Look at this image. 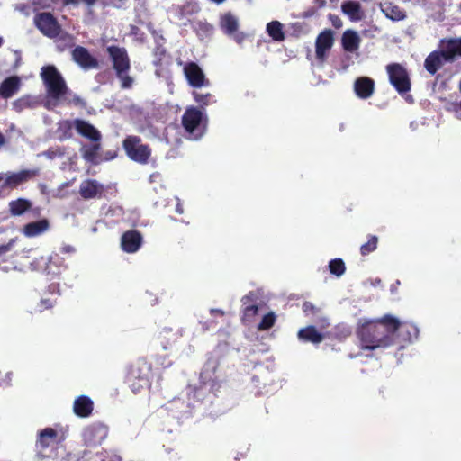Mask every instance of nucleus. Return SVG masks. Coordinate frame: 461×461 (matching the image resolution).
I'll return each mask as SVG.
<instances>
[{
  "label": "nucleus",
  "instance_id": "26",
  "mask_svg": "<svg viewBox=\"0 0 461 461\" xmlns=\"http://www.w3.org/2000/svg\"><path fill=\"white\" fill-rule=\"evenodd\" d=\"M444 49L440 51L434 50L428 55L424 61V68L430 75H435L444 65Z\"/></svg>",
  "mask_w": 461,
  "mask_h": 461
},
{
  "label": "nucleus",
  "instance_id": "5",
  "mask_svg": "<svg viewBox=\"0 0 461 461\" xmlns=\"http://www.w3.org/2000/svg\"><path fill=\"white\" fill-rule=\"evenodd\" d=\"M389 325H391V333L393 334V346L402 349L406 344L411 343L419 337V329L411 322H401L397 318L390 315Z\"/></svg>",
  "mask_w": 461,
  "mask_h": 461
},
{
  "label": "nucleus",
  "instance_id": "47",
  "mask_svg": "<svg viewBox=\"0 0 461 461\" xmlns=\"http://www.w3.org/2000/svg\"><path fill=\"white\" fill-rule=\"evenodd\" d=\"M218 365H219L218 360L211 357L206 361L205 367L206 368L211 367L212 369V372L214 373Z\"/></svg>",
  "mask_w": 461,
  "mask_h": 461
},
{
  "label": "nucleus",
  "instance_id": "38",
  "mask_svg": "<svg viewBox=\"0 0 461 461\" xmlns=\"http://www.w3.org/2000/svg\"><path fill=\"white\" fill-rule=\"evenodd\" d=\"M194 100L198 104L199 109L202 111L204 110L205 106L215 102L213 95L210 93H199L197 91H194L192 93Z\"/></svg>",
  "mask_w": 461,
  "mask_h": 461
},
{
  "label": "nucleus",
  "instance_id": "37",
  "mask_svg": "<svg viewBox=\"0 0 461 461\" xmlns=\"http://www.w3.org/2000/svg\"><path fill=\"white\" fill-rule=\"evenodd\" d=\"M74 126V121L64 120L59 122L57 128V133L60 140H66L71 139L73 136L72 129Z\"/></svg>",
  "mask_w": 461,
  "mask_h": 461
},
{
  "label": "nucleus",
  "instance_id": "29",
  "mask_svg": "<svg viewBox=\"0 0 461 461\" xmlns=\"http://www.w3.org/2000/svg\"><path fill=\"white\" fill-rule=\"evenodd\" d=\"M50 229V221L48 219H41L25 224L23 228V233L29 238L37 237L43 234Z\"/></svg>",
  "mask_w": 461,
  "mask_h": 461
},
{
  "label": "nucleus",
  "instance_id": "16",
  "mask_svg": "<svg viewBox=\"0 0 461 461\" xmlns=\"http://www.w3.org/2000/svg\"><path fill=\"white\" fill-rule=\"evenodd\" d=\"M221 388V382L217 378H212L207 375V370L204 369L200 375V385L194 390V397L198 400H204L207 393L214 396Z\"/></svg>",
  "mask_w": 461,
  "mask_h": 461
},
{
  "label": "nucleus",
  "instance_id": "42",
  "mask_svg": "<svg viewBox=\"0 0 461 461\" xmlns=\"http://www.w3.org/2000/svg\"><path fill=\"white\" fill-rule=\"evenodd\" d=\"M276 322V315L274 312H268L267 314L264 315L261 321L258 325V330H267L271 329Z\"/></svg>",
  "mask_w": 461,
  "mask_h": 461
},
{
  "label": "nucleus",
  "instance_id": "11",
  "mask_svg": "<svg viewBox=\"0 0 461 461\" xmlns=\"http://www.w3.org/2000/svg\"><path fill=\"white\" fill-rule=\"evenodd\" d=\"M34 269L54 278L64 268V259L58 253L34 258L31 263Z\"/></svg>",
  "mask_w": 461,
  "mask_h": 461
},
{
  "label": "nucleus",
  "instance_id": "40",
  "mask_svg": "<svg viewBox=\"0 0 461 461\" xmlns=\"http://www.w3.org/2000/svg\"><path fill=\"white\" fill-rule=\"evenodd\" d=\"M378 245V238L375 235H369L368 240L361 245L360 253L362 256H367L368 254L374 252L377 249Z\"/></svg>",
  "mask_w": 461,
  "mask_h": 461
},
{
  "label": "nucleus",
  "instance_id": "33",
  "mask_svg": "<svg viewBox=\"0 0 461 461\" xmlns=\"http://www.w3.org/2000/svg\"><path fill=\"white\" fill-rule=\"evenodd\" d=\"M342 12L353 22L360 21L363 18V11L358 2L348 0L341 5Z\"/></svg>",
  "mask_w": 461,
  "mask_h": 461
},
{
  "label": "nucleus",
  "instance_id": "27",
  "mask_svg": "<svg viewBox=\"0 0 461 461\" xmlns=\"http://www.w3.org/2000/svg\"><path fill=\"white\" fill-rule=\"evenodd\" d=\"M360 43L361 38L356 31L348 29L343 32L341 37V44L345 51H357L360 47Z\"/></svg>",
  "mask_w": 461,
  "mask_h": 461
},
{
  "label": "nucleus",
  "instance_id": "49",
  "mask_svg": "<svg viewBox=\"0 0 461 461\" xmlns=\"http://www.w3.org/2000/svg\"><path fill=\"white\" fill-rule=\"evenodd\" d=\"M176 211L177 213L182 214L184 212V208L180 203H176Z\"/></svg>",
  "mask_w": 461,
  "mask_h": 461
},
{
  "label": "nucleus",
  "instance_id": "54",
  "mask_svg": "<svg viewBox=\"0 0 461 461\" xmlns=\"http://www.w3.org/2000/svg\"><path fill=\"white\" fill-rule=\"evenodd\" d=\"M212 2L216 3V4H221L223 3L225 0H212Z\"/></svg>",
  "mask_w": 461,
  "mask_h": 461
},
{
  "label": "nucleus",
  "instance_id": "6",
  "mask_svg": "<svg viewBox=\"0 0 461 461\" xmlns=\"http://www.w3.org/2000/svg\"><path fill=\"white\" fill-rule=\"evenodd\" d=\"M182 126L194 140L200 139L206 129L207 116L198 107L189 106L182 115Z\"/></svg>",
  "mask_w": 461,
  "mask_h": 461
},
{
  "label": "nucleus",
  "instance_id": "12",
  "mask_svg": "<svg viewBox=\"0 0 461 461\" xmlns=\"http://www.w3.org/2000/svg\"><path fill=\"white\" fill-rule=\"evenodd\" d=\"M35 27L46 37L54 39L61 32V25L57 18L50 12H41L34 15Z\"/></svg>",
  "mask_w": 461,
  "mask_h": 461
},
{
  "label": "nucleus",
  "instance_id": "8",
  "mask_svg": "<svg viewBox=\"0 0 461 461\" xmlns=\"http://www.w3.org/2000/svg\"><path fill=\"white\" fill-rule=\"evenodd\" d=\"M122 148L130 159L141 165L149 162L151 149L142 144L141 138L136 135L127 136L122 141Z\"/></svg>",
  "mask_w": 461,
  "mask_h": 461
},
{
  "label": "nucleus",
  "instance_id": "15",
  "mask_svg": "<svg viewBox=\"0 0 461 461\" xmlns=\"http://www.w3.org/2000/svg\"><path fill=\"white\" fill-rule=\"evenodd\" d=\"M183 72L189 86L192 87L200 88L210 85V81L205 77L202 68L194 61L187 62L184 66Z\"/></svg>",
  "mask_w": 461,
  "mask_h": 461
},
{
  "label": "nucleus",
  "instance_id": "4",
  "mask_svg": "<svg viewBox=\"0 0 461 461\" xmlns=\"http://www.w3.org/2000/svg\"><path fill=\"white\" fill-rule=\"evenodd\" d=\"M41 77L46 86L50 98L58 101L68 92L63 77L55 66L48 65L42 67Z\"/></svg>",
  "mask_w": 461,
  "mask_h": 461
},
{
  "label": "nucleus",
  "instance_id": "48",
  "mask_svg": "<svg viewBox=\"0 0 461 461\" xmlns=\"http://www.w3.org/2000/svg\"><path fill=\"white\" fill-rule=\"evenodd\" d=\"M330 20L332 22V25L335 28H340L342 26V22H341V20L338 16L330 15Z\"/></svg>",
  "mask_w": 461,
  "mask_h": 461
},
{
  "label": "nucleus",
  "instance_id": "53",
  "mask_svg": "<svg viewBox=\"0 0 461 461\" xmlns=\"http://www.w3.org/2000/svg\"><path fill=\"white\" fill-rule=\"evenodd\" d=\"M211 312H212L219 313V314H221V315H223V314H224V312H223L221 310H214V309H212Z\"/></svg>",
  "mask_w": 461,
  "mask_h": 461
},
{
  "label": "nucleus",
  "instance_id": "18",
  "mask_svg": "<svg viewBox=\"0 0 461 461\" xmlns=\"http://www.w3.org/2000/svg\"><path fill=\"white\" fill-rule=\"evenodd\" d=\"M143 238L137 230H129L121 237V248L126 253H135L141 247Z\"/></svg>",
  "mask_w": 461,
  "mask_h": 461
},
{
  "label": "nucleus",
  "instance_id": "25",
  "mask_svg": "<svg viewBox=\"0 0 461 461\" xmlns=\"http://www.w3.org/2000/svg\"><path fill=\"white\" fill-rule=\"evenodd\" d=\"M94 411V402L86 395L77 397L73 403V411L79 418H88Z\"/></svg>",
  "mask_w": 461,
  "mask_h": 461
},
{
  "label": "nucleus",
  "instance_id": "51",
  "mask_svg": "<svg viewBox=\"0 0 461 461\" xmlns=\"http://www.w3.org/2000/svg\"><path fill=\"white\" fill-rule=\"evenodd\" d=\"M5 143V139L4 134L0 131V147H2Z\"/></svg>",
  "mask_w": 461,
  "mask_h": 461
},
{
  "label": "nucleus",
  "instance_id": "21",
  "mask_svg": "<svg viewBox=\"0 0 461 461\" xmlns=\"http://www.w3.org/2000/svg\"><path fill=\"white\" fill-rule=\"evenodd\" d=\"M104 193L103 185L95 179H86L79 185V194L85 200L100 198Z\"/></svg>",
  "mask_w": 461,
  "mask_h": 461
},
{
  "label": "nucleus",
  "instance_id": "28",
  "mask_svg": "<svg viewBox=\"0 0 461 461\" xmlns=\"http://www.w3.org/2000/svg\"><path fill=\"white\" fill-rule=\"evenodd\" d=\"M21 86V79L18 76L6 77L0 84V96L8 99L18 92Z\"/></svg>",
  "mask_w": 461,
  "mask_h": 461
},
{
  "label": "nucleus",
  "instance_id": "24",
  "mask_svg": "<svg viewBox=\"0 0 461 461\" xmlns=\"http://www.w3.org/2000/svg\"><path fill=\"white\" fill-rule=\"evenodd\" d=\"M74 126L81 136L90 140L93 142H98L101 140V134L97 129H95L88 122L82 119L74 120Z\"/></svg>",
  "mask_w": 461,
  "mask_h": 461
},
{
  "label": "nucleus",
  "instance_id": "52",
  "mask_svg": "<svg viewBox=\"0 0 461 461\" xmlns=\"http://www.w3.org/2000/svg\"><path fill=\"white\" fill-rule=\"evenodd\" d=\"M116 156L115 152H107V157H106V159H113Z\"/></svg>",
  "mask_w": 461,
  "mask_h": 461
},
{
  "label": "nucleus",
  "instance_id": "23",
  "mask_svg": "<svg viewBox=\"0 0 461 461\" xmlns=\"http://www.w3.org/2000/svg\"><path fill=\"white\" fill-rule=\"evenodd\" d=\"M354 91L357 97L367 99L375 92V81L367 77H360L355 80Z\"/></svg>",
  "mask_w": 461,
  "mask_h": 461
},
{
  "label": "nucleus",
  "instance_id": "41",
  "mask_svg": "<svg viewBox=\"0 0 461 461\" xmlns=\"http://www.w3.org/2000/svg\"><path fill=\"white\" fill-rule=\"evenodd\" d=\"M329 269L331 274L340 276L346 271L345 263L341 258H334L330 261Z\"/></svg>",
  "mask_w": 461,
  "mask_h": 461
},
{
  "label": "nucleus",
  "instance_id": "2",
  "mask_svg": "<svg viewBox=\"0 0 461 461\" xmlns=\"http://www.w3.org/2000/svg\"><path fill=\"white\" fill-rule=\"evenodd\" d=\"M65 439L63 432L53 428H45L38 433L35 452L41 459H57L65 453L62 441Z\"/></svg>",
  "mask_w": 461,
  "mask_h": 461
},
{
  "label": "nucleus",
  "instance_id": "7",
  "mask_svg": "<svg viewBox=\"0 0 461 461\" xmlns=\"http://www.w3.org/2000/svg\"><path fill=\"white\" fill-rule=\"evenodd\" d=\"M40 176L39 168L22 169L17 172L0 173V194L5 190H14Z\"/></svg>",
  "mask_w": 461,
  "mask_h": 461
},
{
  "label": "nucleus",
  "instance_id": "19",
  "mask_svg": "<svg viewBox=\"0 0 461 461\" xmlns=\"http://www.w3.org/2000/svg\"><path fill=\"white\" fill-rule=\"evenodd\" d=\"M334 33L330 29L322 31L316 39L315 54L319 60H324L326 52L332 47L334 42Z\"/></svg>",
  "mask_w": 461,
  "mask_h": 461
},
{
  "label": "nucleus",
  "instance_id": "56",
  "mask_svg": "<svg viewBox=\"0 0 461 461\" xmlns=\"http://www.w3.org/2000/svg\"><path fill=\"white\" fill-rule=\"evenodd\" d=\"M3 43H4V40H3V38L0 36V47L3 45Z\"/></svg>",
  "mask_w": 461,
  "mask_h": 461
},
{
  "label": "nucleus",
  "instance_id": "14",
  "mask_svg": "<svg viewBox=\"0 0 461 461\" xmlns=\"http://www.w3.org/2000/svg\"><path fill=\"white\" fill-rule=\"evenodd\" d=\"M219 25L221 30L229 37H231L238 44H241L246 39V34L239 32L238 18L230 12L221 15Z\"/></svg>",
  "mask_w": 461,
  "mask_h": 461
},
{
  "label": "nucleus",
  "instance_id": "9",
  "mask_svg": "<svg viewBox=\"0 0 461 461\" xmlns=\"http://www.w3.org/2000/svg\"><path fill=\"white\" fill-rule=\"evenodd\" d=\"M151 365L141 359L131 365L127 376L128 382L133 393H139L142 388L149 384Z\"/></svg>",
  "mask_w": 461,
  "mask_h": 461
},
{
  "label": "nucleus",
  "instance_id": "13",
  "mask_svg": "<svg viewBox=\"0 0 461 461\" xmlns=\"http://www.w3.org/2000/svg\"><path fill=\"white\" fill-rule=\"evenodd\" d=\"M109 433V427L100 421L86 426L82 433L83 440L88 447H96L103 443Z\"/></svg>",
  "mask_w": 461,
  "mask_h": 461
},
{
  "label": "nucleus",
  "instance_id": "1",
  "mask_svg": "<svg viewBox=\"0 0 461 461\" xmlns=\"http://www.w3.org/2000/svg\"><path fill=\"white\" fill-rule=\"evenodd\" d=\"M387 319H390V315H385L376 321H367L358 328L357 333L362 348L375 350L393 346L391 325H389Z\"/></svg>",
  "mask_w": 461,
  "mask_h": 461
},
{
  "label": "nucleus",
  "instance_id": "10",
  "mask_svg": "<svg viewBox=\"0 0 461 461\" xmlns=\"http://www.w3.org/2000/svg\"><path fill=\"white\" fill-rule=\"evenodd\" d=\"M389 82L401 95L411 91V81L410 75L402 64L390 63L385 68Z\"/></svg>",
  "mask_w": 461,
  "mask_h": 461
},
{
  "label": "nucleus",
  "instance_id": "55",
  "mask_svg": "<svg viewBox=\"0 0 461 461\" xmlns=\"http://www.w3.org/2000/svg\"><path fill=\"white\" fill-rule=\"evenodd\" d=\"M56 286H58V285H56V284H51V285H50V288H51V289H53V290H54V289L56 288Z\"/></svg>",
  "mask_w": 461,
  "mask_h": 461
},
{
  "label": "nucleus",
  "instance_id": "3",
  "mask_svg": "<svg viewBox=\"0 0 461 461\" xmlns=\"http://www.w3.org/2000/svg\"><path fill=\"white\" fill-rule=\"evenodd\" d=\"M106 50L113 62L116 76L121 80L122 88H131L133 78L128 75L131 68V60L126 49L111 45L107 47Z\"/></svg>",
  "mask_w": 461,
  "mask_h": 461
},
{
  "label": "nucleus",
  "instance_id": "31",
  "mask_svg": "<svg viewBox=\"0 0 461 461\" xmlns=\"http://www.w3.org/2000/svg\"><path fill=\"white\" fill-rule=\"evenodd\" d=\"M446 61H454L456 57H461V37L450 38L446 41L444 46Z\"/></svg>",
  "mask_w": 461,
  "mask_h": 461
},
{
  "label": "nucleus",
  "instance_id": "50",
  "mask_svg": "<svg viewBox=\"0 0 461 461\" xmlns=\"http://www.w3.org/2000/svg\"><path fill=\"white\" fill-rule=\"evenodd\" d=\"M63 4L68 5H77L78 4V0H63Z\"/></svg>",
  "mask_w": 461,
  "mask_h": 461
},
{
  "label": "nucleus",
  "instance_id": "30",
  "mask_svg": "<svg viewBox=\"0 0 461 461\" xmlns=\"http://www.w3.org/2000/svg\"><path fill=\"white\" fill-rule=\"evenodd\" d=\"M254 297V294L250 293L249 294L245 295L241 302L243 303V310H242V316H241V321L244 324H249L252 322L255 319V317L258 315V307L256 304H249V301H252Z\"/></svg>",
  "mask_w": 461,
  "mask_h": 461
},
{
  "label": "nucleus",
  "instance_id": "22",
  "mask_svg": "<svg viewBox=\"0 0 461 461\" xmlns=\"http://www.w3.org/2000/svg\"><path fill=\"white\" fill-rule=\"evenodd\" d=\"M182 337L180 330H173L172 328H163L158 335V340L164 350L171 348L176 344L178 339Z\"/></svg>",
  "mask_w": 461,
  "mask_h": 461
},
{
  "label": "nucleus",
  "instance_id": "45",
  "mask_svg": "<svg viewBox=\"0 0 461 461\" xmlns=\"http://www.w3.org/2000/svg\"><path fill=\"white\" fill-rule=\"evenodd\" d=\"M55 300L50 298L41 299L40 302V311L51 309L55 304Z\"/></svg>",
  "mask_w": 461,
  "mask_h": 461
},
{
  "label": "nucleus",
  "instance_id": "17",
  "mask_svg": "<svg viewBox=\"0 0 461 461\" xmlns=\"http://www.w3.org/2000/svg\"><path fill=\"white\" fill-rule=\"evenodd\" d=\"M9 213L13 217H19L27 212H32L35 217L40 216L41 208H32V203L26 198H17L12 200L8 203Z\"/></svg>",
  "mask_w": 461,
  "mask_h": 461
},
{
  "label": "nucleus",
  "instance_id": "34",
  "mask_svg": "<svg viewBox=\"0 0 461 461\" xmlns=\"http://www.w3.org/2000/svg\"><path fill=\"white\" fill-rule=\"evenodd\" d=\"M101 149V144L95 142L91 145H86L81 149L82 158L91 164H98V154Z\"/></svg>",
  "mask_w": 461,
  "mask_h": 461
},
{
  "label": "nucleus",
  "instance_id": "39",
  "mask_svg": "<svg viewBox=\"0 0 461 461\" xmlns=\"http://www.w3.org/2000/svg\"><path fill=\"white\" fill-rule=\"evenodd\" d=\"M194 31L201 36H207L212 33L213 26L207 22L197 21L191 23Z\"/></svg>",
  "mask_w": 461,
  "mask_h": 461
},
{
  "label": "nucleus",
  "instance_id": "35",
  "mask_svg": "<svg viewBox=\"0 0 461 461\" xmlns=\"http://www.w3.org/2000/svg\"><path fill=\"white\" fill-rule=\"evenodd\" d=\"M12 105L14 110L21 113L25 109L36 108L39 105V102L30 95H24L14 101Z\"/></svg>",
  "mask_w": 461,
  "mask_h": 461
},
{
  "label": "nucleus",
  "instance_id": "57",
  "mask_svg": "<svg viewBox=\"0 0 461 461\" xmlns=\"http://www.w3.org/2000/svg\"><path fill=\"white\" fill-rule=\"evenodd\" d=\"M459 108H460V110H461V101L459 102Z\"/></svg>",
  "mask_w": 461,
  "mask_h": 461
},
{
  "label": "nucleus",
  "instance_id": "36",
  "mask_svg": "<svg viewBox=\"0 0 461 461\" xmlns=\"http://www.w3.org/2000/svg\"><path fill=\"white\" fill-rule=\"evenodd\" d=\"M267 32L275 41H283L285 32L283 24L279 21H272L267 24Z\"/></svg>",
  "mask_w": 461,
  "mask_h": 461
},
{
  "label": "nucleus",
  "instance_id": "20",
  "mask_svg": "<svg viewBox=\"0 0 461 461\" xmlns=\"http://www.w3.org/2000/svg\"><path fill=\"white\" fill-rule=\"evenodd\" d=\"M71 55L73 60L84 69L96 68L98 67L97 59L85 47L77 46L72 50Z\"/></svg>",
  "mask_w": 461,
  "mask_h": 461
},
{
  "label": "nucleus",
  "instance_id": "32",
  "mask_svg": "<svg viewBox=\"0 0 461 461\" xmlns=\"http://www.w3.org/2000/svg\"><path fill=\"white\" fill-rule=\"evenodd\" d=\"M298 339L303 342L319 344L323 340L324 336L314 326L310 325L298 331Z\"/></svg>",
  "mask_w": 461,
  "mask_h": 461
},
{
  "label": "nucleus",
  "instance_id": "43",
  "mask_svg": "<svg viewBox=\"0 0 461 461\" xmlns=\"http://www.w3.org/2000/svg\"><path fill=\"white\" fill-rule=\"evenodd\" d=\"M385 14L393 21H402L406 17L405 12L398 6L387 7Z\"/></svg>",
  "mask_w": 461,
  "mask_h": 461
},
{
  "label": "nucleus",
  "instance_id": "46",
  "mask_svg": "<svg viewBox=\"0 0 461 461\" xmlns=\"http://www.w3.org/2000/svg\"><path fill=\"white\" fill-rule=\"evenodd\" d=\"M166 53H167L166 48L162 45L157 46L154 50L155 56H157L160 61L165 57Z\"/></svg>",
  "mask_w": 461,
  "mask_h": 461
},
{
  "label": "nucleus",
  "instance_id": "44",
  "mask_svg": "<svg viewBox=\"0 0 461 461\" xmlns=\"http://www.w3.org/2000/svg\"><path fill=\"white\" fill-rule=\"evenodd\" d=\"M303 312L305 315H317L320 312V308L316 307L311 302H304L303 303Z\"/></svg>",
  "mask_w": 461,
  "mask_h": 461
}]
</instances>
